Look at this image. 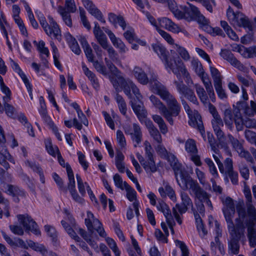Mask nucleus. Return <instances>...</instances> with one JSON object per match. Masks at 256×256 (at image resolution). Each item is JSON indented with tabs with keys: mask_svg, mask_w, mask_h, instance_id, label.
<instances>
[{
	"mask_svg": "<svg viewBox=\"0 0 256 256\" xmlns=\"http://www.w3.org/2000/svg\"><path fill=\"white\" fill-rule=\"evenodd\" d=\"M106 66L109 69L112 75L109 78L116 92H120L123 90L124 94L129 98H132L131 90L138 94V88L128 78H126L118 68L108 58H104Z\"/></svg>",
	"mask_w": 256,
	"mask_h": 256,
	"instance_id": "obj_1",
	"label": "nucleus"
},
{
	"mask_svg": "<svg viewBox=\"0 0 256 256\" xmlns=\"http://www.w3.org/2000/svg\"><path fill=\"white\" fill-rule=\"evenodd\" d=\"M159 96L163 100L166 102L168 105V107L166 106V110L163 109L162 115L172 126L174 124L172 118L179 115L181 106L176 98L168 92V89L164 90Z\"/></svg>",
	"mask_w": 256,
	"mask_h": 256,
	"instance_id": "obj_2",
	"label": "nucleus"
},
{
	"mask_svg": "<svg viewBox=\"0 0 256 256\" xmlns=\"http://www.w3.org/2000/svg\"><path fill=\"white\" fill-rule=\"evenodd\" d=\"M144 158L140 154H136V157L146 172H154L157 170L154 160V150L148 141H145Z\"/></svg>",
	"mask_w": 256,
	"mask_h": 256,
	"instance_id": "obj_3",
	"label": "nucleus"
},
{
	"mask_svg": "<svg viewBox=\"0 0 256 256\" xmlns=\"http://www.w3.org/2000/svg\"><path fill=\"white\" fill-rule=\"evenodd\" d=\"M230 237L228 242V250L234 254H238L240 250L239 241L244 236V228L242 224H238L236 227L228 226Z\"/></svg>",
	"mask_w": 256,
	"mask_h": 256,
	"instance_id": "obj_4",
	"label": "nucleus"
},
{
	"mask_svg": "<svg viewBox=\"0 0 256 256\" xmlns=\"http://www.w3.org/2000/svg\"><path fill=\"white\" fill-rule=\"evenodd\" d=\"M227 17L232 24L240 27L248 28L250 31L253 30V26L247 16L240 12H234L229 8L226 12Z\"/></svg>",
	"mask_w": 256,
	"mask_h": 256,
	"instance_id": "obj_5",
	"label": "nucleus"
},
{
	"mask_svg": "<svg viewBox=\"0 0 256 256\" xmlns=\"http://www.w3.org/2000/svg\"><path fill=\"white\" fill-rule=\"evenodd\" d=\"M180 197L182 203L176 204L172 208V214L176 220L180 224H182V220L180 214L182 215L188 210V207L192 206V200L188 194L184 192H181Z\"/></svg>",
	"mask_w": 256,
	"mask_h": 256,
	"instance_id": "obj_6",
	"label": "nucleus"
},
{
	"mask_svg": "<svg viewBox=\"0 0 256 256\" xmlns=\"http://www.w3.org/2000/svg\"><path fill=\"white\" fill-rule=\"evenodd\" d=\"M48 19L49 23L45 20L40 22L41 26L48 36L60 41L61 30L58 25L51 16H48Z\"/></svg>",
	"mask_w": 256,
	"mask_h": 256,
	"instance_id": "obj_7",
	"label": "nucleus"
},
{
	"mask_svg": "<svg viewBox=\"0 0 256 256\" xmlns=\"http://www.w3.org/2000/svg\"><path fill=\"white\" fill-rule=\"evenodd\" d=\"M166 68H170L172 70V72L176 76L178 80L181 78V74L186 77L189 76V74L186 70L182 62L180 60L177 61L172 59L167 60L164 62Z\"/></svg>",
	"mask_w": 256,
	"mask_h": 256,
	"instance_id": "obj_8",
	"label": "nucleus"
},
{
	"mask_svg": "<svg viewBox=\"0 0 256 256\" xmlns=\"http://www.w3.org/2000/svg\"><path fill=\"white\" fill-rule=\"evenodd\" d=\"M174 82L176 88L178 92L182 95L180 96L186 98L194 104L196 105L198 104V100L194 90L185 85L182 80L180 81L174 80Z\"/></svg>",
	"mask_w": 256,
	"mask_h": 256,
	"instance_id": "obj_9",
	"label": "nucleus"
},
{
	"mask_svg": "<svg viewBox=\"0 0 256 256\" xmlns=\"http://www.w3.org/2000/svg\"><path fill=\"white\" fill-rule=\"evenodd\" d=\"M222 201L224 205L222 212L224 216L228 226H233L232 218L235 214V206L233 200L230 197H227L225 199L222 198Z\"/></svg>",
	"mask_w": 256,
	"mask_h": 256,
	"instance_id": "obj_10",
	"label": "nucleus"
},
{
	"mask_svg": "<svg viewBox=\"0 0 256 256\" xmlns=\"http://www.w3.org/2000/svg\"><path fill=\"white\" fill-rule=\"evenodd\" d=\"M124 130L126 134L130 136L131 140L134 144L135 148L141 143L142 134L140 126L135 123L132 126L126 125L124 128Z\"/></svg>",
	"mask_w": 256,
	"mask_h": 256,
	"instance_id": "obj_11",
	"label": "nucleus"
},
{
	"mask_svg": "<svg viewBox=\"0 0 256 256\" xmlns=\"http://www.w3.org/2000/svg\"><path fill=\"white\" fill-rule=\"evenodd\" d=\"M188 6L185 8L186 20L190 21L195 20L202 26L208 24V20L200 13L197 7L190 4H188Z\"/></svg>",
	"mask_w": 256,
	"mask_h": 256,
	"instance_id": "obj_12",
	"label": "nucleus"
},
{
	"mask_svg": "<svg viewBox=\"0 0 256 256\" xmlns=\"http://www.w3.org/2000/svg\"><path fill=\"white\" fill-rule=\"evenodd\" d=\"M132 92L136 96V100L134 99L133 100L131 101V106L138 118L141 120L146 116V111L141 100L142 96L141 95L138 88V94H134L132 91Z\"/></svg>",
	"mask_w": 256,
	"mask_h": 256,
	"instance_id": "obj_13",
	"label": "nucleus"
},
{
	"mask_svg": "<svg viewBox=\"0 0 256 256\" xmlns=\"http://www.w3.org/2000/svg\"><path fill=\"white\" fill-rule=\"evenodd\" d=\"M17 217L26 231H31L36 235L40 234L38 224L30 216L27 214H19Z\"/></svg>",
	"mask_w": 256,
	"mask_h": 256,
	"instance_id": "obj_14",
	"label": "nucleus"
},
{
	"mask_svg": "<svg viewBox=\"0 0 256 256\" xmlns=\"http://www.w3.org/2000/svg\"><path fill=\"white\" fill-rule=\"evenodd\" d=\"M191 192L195 199L198 200L199 202H204L210 210L213 209L212 203L210 200V194L205 191L199 184L196 186Z\"/></svg>",
	"mask_w": 256,
	"mask_h": 256,
	"instance_id": "obj_15",
	"label": "nucleus"
},
{
	"mask_svg": "<svg viewBox=\"0 0 256 256\" xmlns=\"http://www.w3.org/2000/svg\"><path fill=\"white\" fill-rule=\"evenodd\" d=\"M178 174L180 175L182 185L179 181L178 182H177L182 189H190L192 191L198 184L197 181L193 180L186 172L183 171L180 169Z\"/></svg>",
	"mask_w": 256,
	"mask_h": 256,
	"instance_id": "obj_16",
	"label": "nucleus"
},
{
	"mask_svg": "<svg viewBox=\"0 0 256 256\" xmlns=\"http://www.w3.org/2000/svg\"><path fill=\"white\" fill-rule=\"evenodd\" d=\"M220 55L234 66L238 68L240 70H244L246 67L234 56L230 50L226 49L222 50Z\"/></svg>",
	"mask_w": 256,
	"mask_h": 256,
	"instance_id": "obj_17",
	"label": "nucleus"
},
{
	"mask_svg": "<svg viewBox=\"0 0 256 256\" xmlns=\"http://www.w3.org/2000/svg\"><path fill=\"white\" fill-rule=\"evenodd\" d=\"M85 224L89 232L91 234L94 232V228L102 226L100 221L98 219L95 218L94 214L90 211L87 212V218L85 219Z\"/></svg>",
	"mask_w": 256,
	"mask_h": 256,
	"instance_id": "obj_18",
	"label": "nucleus"
},
{
	"mask_svg": "<svg viewBox=\"0 0 256 256\" xmlns=\"http://www.w3.org/2000/svg\"><path fill=\"white\" fill-rule=\"evenodd\" d=\"M158 24L166 30L173 32L178 33L180 28L172 20L167 18H162L158 20Z\"/></svg>",
	"mask_w": 256,
	"mask_h": 256,
	"instance_id": "obj_19",
	"label": "nucleus"
},
{
	"mask_svg": "<svg viewBox=\"0 0 256 256\" xmlns=\"http://www.w3.org/2000/svg\"><path fill=\"white\" fill-rule=\"evenodd\" d=\"M150 74L151 76L148 80V82L152 90L159 95L167 88L158 81L157 76L154 72H152Z\"/></svg>",
	"mask_w": 256,
	"mask_h": 256,
	"instance_id": "obj_20",
	"label": "nucleus"
},
{
	"mask_svg": "<svg viewBox=\"0 0 256 256\" xmlns=\"http://www.w3.org/2000/svg\"><path fill=\"white\" fill-rule=\"evenodd\" d=\"M82 68L85 75L90 81L93 88L96 91H98L100 89V85L98 78L96 76V74L93 72L89 70V69L84 63L82 64Z\"/></svg>",
	"mask_w": 256,
	"mask_h": 256,
	"instance_id": "obj_21",
	"label": "nucleus"
},
{
	"mask_svg": "<svg viewBox=\"0 0 256 256\" xmlns=\"http://www.w3.org/2000/svg\"><path fill=\"white\" fill-rule=\"evenodd\" d=\"M166 158L170 162V166L174 172L176 181L178 182V174L179 171L182 169L181 164L178 162L176 157L172 154L168 153L167 156H166V158Z\"/></svg>",
	"mask_w": 256,
	"mask_h": 256,
	"instance_id": "obj_22",
	"label": "nucleus"
},
{
	"mask_svg": "<svg viewBox=\"0 0 256 256\" xmlns=\"http://www.w3.org/2000/svg\"><path fill=\"white\" fill-rule=\"evenodd\" d=\"M248 238L250 246L254 248L256 246V229L254 228L253 220L250 221L248 224Z\"/></svg>",
	"mask_w": 256,
	"mask_h": 256,
	"instance_id": "obj_23",
	"label": "nucleus"
},
{
	"mask_svg": "<svg viewBox=\"0 0 256 256\" xmlns=\"http://www.w3.org/2000/svg\"><path fill=\"white\" fill-rule=\"evenodd\" d=\"M108 20L112 23L114 27H116V24L122 27L123 30H124L126 28V22L124 18L121 16H116L113 13H110L108 14Z\"/></svg>",
	"mask_w": 256,
	"mask_h": 256,
	"instance_id": "obj_24",
	"label": "nucleus"
},
{
	"mask_svg": "<svg viewBox=\"0 0 256 256\" xmlns=\"http://www.w3.org/2000/svg\"><path fill=\"white\" fill-rule=\"evenodd\" d=\"M58 12L62 17V20L68 26L71 28L72 26V22L70 16V13L66 12V8L62 6H59L58 8Z\"/></svg>",
	"mask_w": 256,
	"mask_h": 256,
	"instance_id": "obj_25",
	"label": "nucleus"
},
{
	"mask_svg": "<svg viewBox=\"0 0 256 256\" xmlns=\"http://www.w3.org/2000/svg\"><path fill=\"white\" fill-rule=\"evenodd\" d=\"M133 73L134 76L140 84H146L148 82V78L146 74L142 68L139 67H135Z\"/></svg>",
	"mask_w": 256,
	"mask_h": 256,
	"instance_id": "obj_26",
	"label": "nucleus"
},
{
	"mask_svg": "<svg viewBox=\"0 0 256 256\" xmlns=\"http://www.w3.org/2000/svg\"><path fill=\"white\" fill-rule=\"evenodd\" d=\"M152 48L154 52L159 56L161 60H164V62L168 60L169 52L164 46L160 44H155L152 45Z\"/></svg>",
	"mask_w": 256,
	"mask_h": 256,
	"instance_id": "obj_27",
	"label": "nucleus"
},
{
	"mask_svg": "<svg viewBox=\"0 0 256 256\" xmlns=\"http://www.w3.org/2000/svg\"><path fill=\"white\" fill-rule=\"evenodd\" d=\"M98 44L104 50L108 51V56L112 61L114 62L118 60V54L112 46L108 45L107 39Z\"/></svg>",
	"mask_w": 256,
	"mask_h": 256,
	"instance_id": "obj_28",
	"label": "nucleus"
},
{
	"mask_svg": "<svg viewBox=\"0 0 256 256\" xmlns=\"http://www.w3.org/2000/svg\"><path fill=\"white\" fill-rule=\"evenodd\" d=\"M190 126L196 128L203 135L204 133V130L201 117L199 114H196L194 118H192L188 122Z\"/></svg>",
	"mask_w": 256,
	"mask_h": 256,
	"instance_id": "obj_29",
	"label": "nucleus"
},
{
	"mask_svg": "<svg viewBox=\"0 0 256 256\" xmlns=\"http://www.w3.org/2000/svg\"><path fill=\"white\" fill-rule=\"evenodd\" d=\"M236 210L238 214V218L236 219V224H234L233 223V226L235 228L238 224H242L245 229L246 227L244 223V219L246 215L245 208L241 205H238L236 206Z\"/></svg>",
	"mask_w": 256,
	"mask_h": 256,
	"instance_id": "obj_30",
	"label": "nucleus"
},
{
	"mask_svg": "<svg viewBox=\"0 0 256 256\" xmlns=\"http://www.w3.org/2000/svg\"><path fill=\"white\" fill-rule=\"evenodd\" d=\"M66 170L68 174L69 182L68 188L70 192L76 190L75 180L72 170L68 164H66Z\"/></svg>",
	"mask_w": 256,
	"mask_h": 256,
	"instance_id": "obj_31",
	"label": "nucleus"
},
{
	"mask_svg": "<svg viewBox=\"0 0 256 256\" xmlns=\"http://www.w3.org/2000/svg\"><path fill=\"white\" fill-rule=\"evenodd\" d=\"M124 156L120 151H118L115 158L116 166L119 172L124 173L126 170L124 162Z\"/></svg>",
	"mask_w": 256,
	"mask_h": 256,
	"instance_id": "obj_32",
	"label": "nucleus"
},
{
	"mask_svg": "<svg viewBox=\"0 0 256 256\" xmlns=\"http://www.w3.org/2000/svg\"><path fill=\"white\" fill-rule=\"evenodd\" d=\"M116 92V94L114 96V99L118 104L119 110L122 114L124 116H126L127 112L126 102L123 97L118 94L119 92Z\"/></svg>",
	"mask_w": 256,
	"mask_h": 256,
	"instance_id": "obj_33",
	"label": "nucleus"
},
{
	"mask_svg": "<svg viewBox=\"0 0 256 256\" xmlns=\"http://www.w3.org/2000/svg\"><path fill=\"white\" fill-rule=\"evenodd\" d=\"M94 34L98 43L102 42V41L107 39L106 34L100 30V28L97 22H94Z\"/></svg>",
	"mask_w": 256,
	"mask_h": 256,
	"instance_id": "obj_34",
	"label": "nucleus"
},
{
	"mask_svg": "<svg viewBox=\"0 0 256 256\" xmlns=\"http://www.w3.org/2000/svg\"><path fill=\"white\" fill-rule=\"evenodd\" d=\"M152 118L154 122L158 124L161 132L162 134H166L168 132V129L166 124L162 116L155 114L152 116Z\"/></svg>",
	"mask_w": 256,
	"mask_h": 256,
	"instance_id": "obj_35",
	"label": "nucleus"
},
{
	"mask_svg": "<svg viewBox=\"0 0 256 256\" xmlns=\"http://www.w3.org/2000/svg\"><path fill=\"white\" fill-rule=\"evenodd\" d=\"M194 88L201 102L203 103H206L208 100V97L204 88L198 84H196Z\"/></svg>",
	"mask_w": 256,
	"mask_h": 256,
	"instance_id": "obj_36",
	"label": "nucleus"
},
{
	"mask_svg": "<svg viewBox=\"0 0 256 256\" xmlns=\"http://www.w3.org/2000/svg\"><path fill=\"white\" fill-rule=\"evenodd\" d=\"M124 186L126 191V197L128 200L132 202L136 198V192L126 182H124Z\"/></svg>",
	"mask_w": 256,
	"mask_h": 256,
	"instance_id": "obj_37",
	"label": "nucleus"
},
{
	"mask_svg": "<svg viewBox=\"0 0 256 256\" xmlns=\"http://www.w3.org/2000/svg\"><path fill=\"white\" fill-rule=\"evenodd\" d=\"M186 150L190 154H196L198 153V150L196 148L195 142L192 139L188 140L185 144Z\"/></svg>",
	"mask_w": 256,
	"mask_h": 256,
	"instance_id": "obj_38",
	"label": "nucleus"
},
{
	"mask_svg": "<svg viewBox=\"0 0 256 256\" xmlns=\"http://www.w3.org/2000/svg\"><path fill=\"white\" fill-rule=\"evenodd\" d=\"M210 72L214 80V84L222 82V76L217 68L210 66Z\"/></svg>",
	"mask_w": 256,
	"mask_h": 256,
	"instance_id": "obj_39",
	"label": "nucleus"
},
{
	"mask_svg": "<svg viewBox=\"0 0 256 256\" xmlns=\"http://www.w3.org/2000/svg\"><path fill=\"white\" fill-rule=\"evenodd\" d=\"M8 194H12L14 196H24V192L21 190L18 186L13 185L8 186Z\"/></svg>",
	"mask_w": 256,
	"mask_h": 256,
	"instance_id": "obj_40",
	"label": "nucleus"
},
{
	"mask_svg": "<svg viewBox=\"0 0 256 256\" xmlns=\"http://www.w3.org/2000/svg\"><path fill=\"white\" fill-rule=\"evenodd\" d=\"M150 98L153 104L160 110V114H162L163 109L166 110V106L155 96H151Z\"/></svg>",
	"mask_w": 256,
	"mask_h": 256,
	"instance_id": "obj_41",
	"label": "nucleus"
},
{
	"mask_svg": "<svg viewBox=\"0 0 256 256\" xmlns=\"http://www.w3.org/2000/svg\"><path fill=\"white\" fill-rule=\"evenodd\" d=\"M88 12L99 21L104 24L106 23V20L103 18V15L102 13L95 6H94Z\"/></svg>",
	"mask_w": 256,
	"mask_h": 256,
	"instance_id": "obj_42",
	"label": "nucleus"
},
{
	"mask_svg": "<svg viewBox=\"0 0 256 256\" xmlns=\"http://www.w3.org/2000/svg\"><path fill=\"white\" fill-rule=\"evenodd\" d=\"M214 88L218 98L222 100H226L228 98V96L223 88L222 82L214 84Z\"/></svg>",
	"mask_w": 256,
	"mask_h": 256,
	"instance_id": "obj_43",
	"label": "nucleus"
},
{
	"mask_svg": "<svg viewBox=\"0 0 256 256\" xmlns=\"http://www.w3.org/2000/svg\"><path fill=\"white\" fill-rule=\"evenodd\" d=\"M207 32L210 34H214L216 35L220 36L223 37L225 36V34L222 30L218 27L212 28L208 26V22L206 24H204L202 26Z\"/></svg>",
	"mask_w": 256,
	"mask_h": 256,
	"instance_id": "obj_44",
	"label": "nucleus"
},
{
	"mask_svg": "<svg viewBox=\"0 0 256 256\" xmlns=\"http://www.w3.org/2000/svg\"><path fill=\"white\" fill-rule=\"evenodd\" d=\"M228 140L231 142L233 148L238 152L244 148L242 144L238 141V140L234 138L232 135L228 134Z\"/></svg>",
	"mask_w": 256,
	"mask_h": 256,
	"instance_id": "obj_45",
	"label": "nucleus"
},
{
	"mask_svg": "<svg viewBox=\"0 0 256 256\" xmlns=\"http://www.w3.org/2000/svg\"><path fill=\"white\" fill-rule=\"evenodd\" d=\"M64 8H66V12L74 13L76 10V6L74 0H66Z\"/></svg>",
	"mask_w": 256,
	"mask_h": 256,
	"instance_id": "obj_46",
	"label": "nucleus"
},
{
	"mask_svg": "<svg viewBox=\"0 0 256 256\" xmlns=\"http://www.w3.org/2000/svg\"><path fill=\"white\" fill-rule=\"evenodd\" d=\"M186 6H180L181 10H179L176 8V10L172 12L174 16L178 19H186V10H185Z\"/></svg>",
	"mask_w": 256,
	"mask_h": 256,
	"instance_id": "obj_47",
	"label": "nucleus"
},
{
	"mask_svg": "<svg viewBox=\"0 0 256 256\" xmlns=\"http://www.w3.org/2000/svg\"><path fill=\"white\" fill-rule=\"evenodd\" d=\"M191 63L193 69L198 76L204 72L201 63L198 60H192Z\"/></svg>",
	"mask_w": 256,
	"mask_h": 256,
	"instance_id": "obj_48",
	"label": "nucleus"
},
{
	"mask_svg": "<svg viewBox=\"0 0 256 256\" xmlns=\"http://www.w3.org/2000/svg\"><path fill=\"white\" fill-rule=\"evenodd\" d=\"M106 242L110 248L115 254L116 256H120V252L118 250L116 242H114V240L112 238H106Z\"/></svg>",
	"mask_w": 256,
	"mask_h": 256,
	"instance_id": "obj_49",
	"label": "nucleus"
},
{
	"mask_svg": "<svg viewBox=\"0 0 256 256\" xmlns=\"http://www.w3.org/2000/svg\"><path fill=\"white\" fill-rule=\"evenodd\" d=\"M45 146L48 152V153L52 155V156H56V152L57 153V150L56 148V146L54 147L52 141L50 139H46L45 140Z\"/></svg>",
	"mask_w": 256,
	"mask_h": 256,
	"instance_id": "obj_50",
	"label": "nucleus"
},
{
	"mask_svg": "<svg viewBox=\"0 0 256 256\" xmlns=\"http://www.w3.org/2000/svg\"><path fill=\"white\" fill-rule=\"evenodd\" d=\"M204 162L206 164L209 168L210 172L214 176L216 177L218 176L216 168L212 161L210 158H206L204 160Z\"/></svg>",
	"mask_w": 256,
	"mask_h": 256,
	"instance_id": "obj_51",
	"label": "nucleus"
},
{
	"mask_svg": "<svg viewBox=\"0 0 256 256\" xmlns=\"http://www.w3.org/2000/svg\"><path fill=\"white\" fill-rule=\"evenodd\" d=\"M244 135L246 140L252 144H254L256 146V133L250 130H246L244 132Z\"/></svg>",
	"mask_w": 256,
	"mask_h": 256,
	"instance_id": "obj_52",
	"label": "nucleus"
},
{
	"mask_svg": "<svg viewBox=\"0 0 256 256\" xmlns=\"http://www.w3.org/2000/svg\"><path fill=\"white\" fill-rule=\"evenodd\" d=\"M0 204H2L4 205V207L3 208L4 214L6 217H9L10 216V214L9 212L10 209V204L8 201L7 200H6L3 198L1 192H0Z\"/></svg>",
	"mask_w": 256,
	"mask_h": 256,
	"instance_id": "obj_53",
	"label": "nucleus"
},
{
	"mask_svg": "<svg viewBox=\"0 0 256 256\" xmlns=\"http://www.w3.org/2000/svg\"><path fill=\"white\" fill-rule=\"evenodd\" d=\"M238 153L240 157L245 158L248 162H250L252 164L254 163V160L251 156L250 152L248 150H245L244 148H243Z\"/></svg>",
	"mask_w": 256,
	"mask_h": 256,
	"instance_id": "obj_54",
	"label": "nucleus"
},
{
	"mask_svg": "<svg viewBox=\"0 0 256 256\" xmlns=\"http://www.w3.org/2000/svg\"><path fill=\"white\" fill-rule=\"evenodd\" d=\"M76 178L77 180L78 187L79 192L82 196H84V195L86 194L85 182H83V181L79 174H76Z\"/></svg>",
	"mask_w": 256,
	"mask_h": 256,
	"instance_id": "obj_55",
	"label": "nucleus"
},
{
	"mask_svg": "<svg viewBox=\"0 0 256 256\" xmlns=\"http://www.w3.org/2000/svg\"><path fill=\"white\" fill-rule=\"evenodd\" d=\"M8 102L3 101L4 110L8 116L12 117L14 116L16 110L14 108L8 104Z\"/></svg>",
	"mask_w": 256,
	"mask_h": 256,
	"instance_id": "obj_56",
	"label": "nucleus"
},
{
	"mask_svg": "<svg viewBox=\"0 0 256 256\" xmlns=\"http://www.w3.org/2000/svg\"><path fill=\"white\" fill-rule=\"evenodd\" d=\"M174 242L176 246L180 248L182 252V256H189V251L188 247L183 242L176 240Z\"/></svg>",
	"mask_w": 256,
	"mask_h": 256,
	"instance_id": "obj_57",
	"label": "nucleus"
},
{
	"mask_svg": "<svg viewBox=\"0 0 256 256\" xmlns=\"http://www.w3.org/2000/svg\"><path fill=\"white\" fill-rule=\"evenodd\" d=\"M232 114L230 109H226L224 112V120L226 125L230 126L232 124Z\"/></svg>",
	"mask_w": 256,
	"mask_h": 256,
	"instance_id": "obj_58",
	"label": "nucleus"
},
{
	"mask_svg": "<svg viewBox=\"0 0 256 256\" xmlns=\"http://www.w3.org/2000/svg\"><path fill=\"white\" fill-rule=\"evenodd\" d=\"M44 229L49 236L52 238L53 240H54L57 238V232L56 228L50 225H46Z\"/></svg>",
	"mask_w": 256,
	"mask_h": 256,
	"instance_id": "obj_59",
	"label": "nucleus"
},
{
	"mask_svg": "<svg viewBox=\"0 0 256 256\" xmlns=\"http://www.w3.org/2000/svg\"><path fill=\"white\" fill-rule=\"evenodd\" d=\"M200 2L210 12H212L213 6H216L214 0H201Z\"/></svg>",
	"mask_w": 256,
	"mask_h": 256,
	"instance_id": "obj_60",
	"label": "nucleus"
},
{
	"mask_svg": "<svg viewBox=\"0 0 256 256\" xmlns=\"http://www.w3.org/2000/svg\"><path fill=\"white\" fill-rule=\"evenodd\" d=\"M92 62H93L94 66L98 72L105 76L107 74L106 68L104 64H100L98 60H93Z\"/></svg>",
	"mask_w": 256,
	"mask_h": 256,
	"instance_id": "obj_61",
	"label": "nucleus"
},
{
	"mask_svg": "<svg viewBox=\"0 0 256 256\" xmlns=\"http://www.w3.org/2000/svg\"><path fill=\"white\" fill-rule=\"evenodd\" d=\"M239 170L241 176L247 180L249 178L250 171L248 166L244 164H242L239 166Z\"/></svg>",
	"mask_w": 256,
	"mask_h": 256,
	"instance_id": "obj_62",
	"label": "nucleus"
},
{
	"mask_svg": "<svg viewBox=\"0 0 256 256\" xmlns=\"http://www.w3.org/2000/svg\"><path fill=\"white\" fill-rule=\"evenodd\" d=\"M0 88L2 92L6 94V96H3V101L10 102L11 100V92L10 88L4 84H2Z\"/></svg>",
	"mask_w": 256,
	"mask_h": 256,
	"instance_id": "obj_63",
	"label": "nucleus"
},
{
	"mask_svg": "<svg viewBox=\"0 0 256 256\" xmlns=\"http://www.w3.org/2000/svg\"><path fill=\"white\" fill-rule=\"evenodd\" d=\"M177 47L176 50L180 56L184 60H188L190 59V56L188 51L182 47L176 45Z\"/></svg>",
	"mask_w": 256,
	"mask_h": 256,
	"instance_id": "obj_64",
	"label": "nucleus"
}]
</instances>
